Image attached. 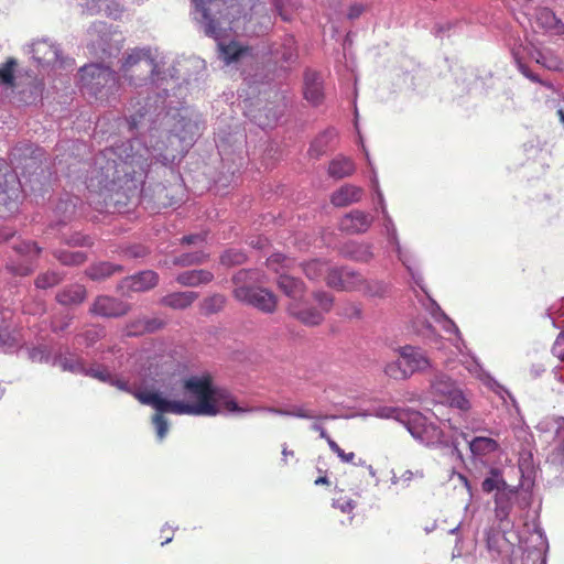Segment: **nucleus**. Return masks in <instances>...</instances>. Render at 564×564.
<instances>
[{
  "mask_svg": "<svg viewBox=\"0 0 564 564\" xmlns=\"http://www.w3.org/2000/svg\"><path fill=\"white\" fill-rule=\"evenodd\" d=\"M198 299V293L194 291H182L166 294L160 300L161 305L173 310H185Z\"/></svg>",
  "mask_w": 564,
  "mask_h": 564,
  "instance_id": "obj_24",
  "label": "nucleus"
},
{
  "mask_svg": "<svg viewBox=\"0 0 564 564\" xmlns=\"http://www.w3.org/2000/svg\"><path fill=\"white\" fill-rule=\"evenodd\" d=\"M214 279V274L208 270L184 271L176 276V282L182 286L195 288L202 284H208Z\"/></svg>",
  "mask_w": 564,
  "mask_h": 564,
  "instance_id": "obj_28",
  "label": "nucleus"
},
{
  "mask_svg": "<svg viewBox=\"0 0 564 564\" xmlns=\"http://www.w3.org/2000/svg\"><path fill=\"white\" fill-rule=\"evenodd\" d=\"M272 26V8L261 0H249V59L268 56V63H294L297 52L292 35H286L280 44L273 45H269L262 37Z\"/></svg>",
  "mask_w": 564,
  "mask_h": 564,
  "instance_id": "obj_2",
  "label": "nucleus"
},
{
  "mask_svg": "<svg viewBox=\"0 0 564 564\" xmlns=\"http://www.w3.org/2000/svg\"><path fill=\"white\" fill-rule=\"evenodd\" d=\"M54 256L64 265H79L87 260L86 253L82 251H56Z\"/></svg>",
  "mask_w": 564,
  "mask_h": 564,
  "instance_id": "obj_41",
  "label": "nucleus"
},
{
  "mask_svg": "<svg viewBox=\"0 0 564 564\" xmlns=\"http://www.w3.org/2000/svg\"><path fill=\"white\" fill-rule=\"evenodd\" d=\"M552 352L555 357L562 360L564 359V332L556 337L552 347Z\"/></svg>",
  "mask_w": 564,
  "mask_h": 564,
  "instance_id": "obj_61",
  "label": "nucleus"
},
{
  "mask_svg": "<svg viewBox=\"0 0 564 564\" xmlns=\"http://www.w3.org/2000/svg\"><path fill=\"white\" fill-rule=\"evenodd\" d=\"M384 372L388 377L394 380H404L410 377L401 358L388 364L384 368Z\"/></svg>",
  "mask_w": 564,
  "mask_h": 564,
  "instance_id": "obj_47",
  "label": "nucleus"
},
{
  "mask_svg": "<svg viewBox=\"0 0 564 564\" xmlns=\"http://www.w3.org/2000/svg\"><path fill=\"white\" fill-rule=\"evenodd\" d=\"M531 57L541 66L550 70H557L561 68V62L557 57L546 54L540 50L530 52Z\"/></svg>",
  "mask_w": 564,
  "mask_h": 564,
  "instance_id": "obj_40",
  "label": "nucleus"
},
{
  "mask_svg": "<svg viewBox=\"0 0 564 564\" xmlns=\"http://www.w3.org/2000/svg\"><path fill=\"white\" fill-rule=\"evenodd\" d=\"M272 7L283 21H291L300 8L299 0H271Z\"/></svg>",
  "mask_w": 564,
  "mask_h": 564,
  "instance_id": "obj_36",
  "label": "nucleus"
},
{
  "mask_svg": "<svg viewBox=\"0 0 564 564\" xmlns=\"http://www.w3.org/2000/svg\"><path fill=\"white\" fill-rule=\"evenodd\" d=\"M208 259V253L204 251L186 252L173 259V264L178 267H191L204 263Z\"/></svg>",
  "mask_w": 564,
  "mask_h": 564,
  "instance_id": "obj_38",
  "label": "nucleus"
},
{
  "mask_svg": "<svg viewBox=\"0 0 564 564\" xmlns=\"http://www.w3.org/2000/svg\"><path fill=\"white\" fill-rule=\"evenodd\" d=\"M63 274L55 271H47L40 273L36 276L34 284L37 289L46 290L48 288H53L59 284L63 281Z\"/></svg>",
  "mask_w": 564,
  "mask_h": 564,
  "instance_id": "obj_39",
  "label": "nucleus"
},
{
  "mask_svg": "<svg viewBox=\"0 0 564 564\" xmlns=\"http://www.w3.org/2000/svg\"><path fill=\"white\" fill-rule=\"evenodd\" d=\"M400 422L420 444L436 449L452 448L453 453L460 456L457 440L452 435H447L441 423L429 420L417 411L401 413Z\"/></svg>",
  "mask_w": 564,
  "mask_h": 564,
  "instance_id": "obj_5",
  "label": "nucleus"
},
{
  "mask_svg": "<svg viewBox=\"0 0 564 564\" xmlns=\"http://www.w3.org/2000/svg\"><path fill=\"white\" fill-rule=\"evenodd\" d=\"M361 197L362 188L351 184H345L333 193L330 202L336 207H345L359 202Z\"/></svg>",
  "mask_w": 564,
  "mask_h": 564,
  "instance_id": "obj_23",
  "label": "nucleus"
},
{
  "mask_svg": "<svg viewBox=\"0 0 564 564\" xmlns=\"http://www.w3.org/2000/svg\"><path fill=\"white\" fill-rule=\"evenodd\" d=\"M399 354L410 377L414 372L424 371L431 366L430 359L419 347L403 346L399 349Z\"/></svg>",
  "mask_w": 564,
  "mask_h": 564,
  "instance_id": "obj_13",
  "label": "nucleus"
},
{
  "mask_svg": "<svg viewBox=\"0 0 564 564\" xmlns=\"http://www.w3.org/2000/svg\"><path fill=\"white\" fill-rule=\"evenodd\" d=\"M18 63L17 59L10 57L0 66V84L6 86H13L15 76L14 70Z\"/></svg>",
  "mask_w": 564,
  "mask_h": 564,
  "instance_id": "obj_44",
  "label": "nucleus"
},
{
  "mask_svg": "<svg viewBox=\"0 0 564 564\" xmlns=\"http://www.w3.org/2000/svg\"><path fill=\"white\" fill-rule=\"evenodd\" d=\"M332 270L328 264L322 260L314 259L303 264V272L310 280H318L325 273Z\"/></svg>",
  "mask_w": 564,
  "mask_h": 564,
  "instance_id": "obj_37",
  "label": "nucleus"
},
{
  "mask_svg": "<svg viewBox=\"0 0 564 564\" xmlns=\"http://www.w3.org/2000/svg\"><path fill=\"white\" fill-rule=\"evenodd\" d=\"M130 311V305L119 299L109 295L97 296L89 312L93 315L116 318L126 315Z\"/></svg>",
  "mask_w": 564,
  "mask_h": 564,
  "instance_id": "obj_10",
  "label": "nucleus"
},
{
  "mask_svg": "<svg viewBox=\"0 0 564 564\" xmlns=\"http://www.w3.org/2000/svg\"><path fill=\"white\" fill-rule=\"evenodd\" d=\"M247 53V46L231 41L228 44L218 42V56L225 65H231L240 61Z\"/></svg>",
  "mask_w": 564,
  "mask_h": 564,
  "instance_id": "obj_29",
  "label": "nucleus"
},
{
  "mask_svg": "<svg viewBox=\"0 0 564 564\" xmlns=\"http://www.w3.org/2000/svg\"><path fill=\"white\" fill-rule=\"evenodd\" d=\"M242 0H192L193 18L205 35L219 41L228 31L237 32L243 17Z\"/></svg>",
  "mask_w": 564,
  "mask_h": 564,
  "instance_id": "obj_3",
  "label": "nucleus"
},
{
  "mask_svg": "<svg viewBox=\"0 0 564 564\" xmlns=\"http://www.w3.org/2000/svg\"><path fill=\"white\" fill-rule=\"evenodd\" d=\"M304 97L313 106H318L323 102V78L315 70L307 69L304 74Z\"/></svg>",
  "mask_w": 564,
  "mask_h": 564,
  "instance_id": "obj_17",
  "label": "nucleus"
},
{
  "mask_svg": "<svg viewBox=\"0 0 564 564\" xmlns=\"http://www.w3.org/2000/svg\"><path fill=\"white\" fill-rule=\"evenodd\" d=\"M123 268L118 264H112L110 262H97L90 264L85 274L93 281H102L110 278L116 272H122Z\"/></svg>",
  "mask_w": 564,
  "mask_h": 564,
  "instance_id": "obj_32",
  "label": "nucleus"
},
{
  "mask_svg": "<svg viewBox=\"0 0 564 564\" xmlns=\"http://www.w3.org/2000/svg\"><path fill=\"white\" fill-rule=\"evenodd\" d=\"M159 283V274L152 270L141 271L121 280L119 289L132 292H145L155 288Z\"/></svg>",
  "mask_w": 564,
  "mask_h": 564,
  "instance_id": "obj_14",
  "label": "nucleus"
},
{
  "mask_svg": "<svg viewBox=\"0 0 564 564\" xmlns=\"http://www.w3.org/2000/svg\"><path fill=\"white\" fill-rule=\"evenodd\" d=\"M444 403H448L452 408H456L463 412H466L470 408L469 400L465 394L457 388L448 399H445Z\"/></svg>",
  "mask_w": 564,
  "mask_h": 564,
  "instance_id": "obj_49",
  "label": "nucleus"
},
{
  "mask_svg": "<svg viewBox=\"0 0 564 564\" xmlns=\"http://www.w3.org/2000/svg\"><path fill=\"white\" fill-rule=\"evenodd\" d=\"M144 62L147 66L150 68L151 73L154 72L156 64L154 58L151 56L150 50L144 48H134L130 54L124 58L122 63V70L124 73L129 72L134 65Z\"/></svg>",
  "mask_w": 564,
  "mask_h": 564,
  "instance_id": "obj_31",
  "label": "nucleus"
},
{
  "mask_svg": "<svg viewBox=\"0 0 564 564\" xmlns=\"http://www.w3.org/2000/svg\"><path fill=\"white\" fill-rule=\"evenodd\" d=\"M314 300L317 302L323 314L329 312L334 303L333 296L323 291L315 292Z\"/></svg>",
  "mask_w": 564,
  "mask_h": 564,
  "instance_id": "obj_54",
  "label": "nucleus"
},
{
  "mask_svg": "<svg viewBox=\"0 0 564 564\" xmlns=\"http://www.w3.org/2000/svg\"><path fill=\"white\" fill-rule=\"evenodd\" d=\"M258 411L272 413V414H276V415H282V416H292V417H297V419H303V420H313V421H324V420L335 419L334 415L322 414V413L317 412L316 410L311 408L308 403L292 404V405H289L288 408H263V409H261V408L249 406V414L253 413V412H258Z\"/></svg>",
  "mask_w": 564,
  "mask_h": 564,
  "instance_id": "obj_9",
  "label": "nucleus"
},
{
  "mask_svg": "<svg viewBox=\"0 0 564 564\" xmlns=\"http://www.w3.org/2000/svg\"><path fill=\"white\" fill-rule=\"evenodd\" d=\"M333 507L339 509L343 513H351L356 502L351 499H334Z\"/></svg>",
  "mask_w": 564,
  "mask_h": 564,
  "instance_id": "obj_58",
  "label": "nucleus"
},
{
  "mask_svg": "<svg viewBox=\"0 0 564 564\" xmlns=\"http://www.w3.org/2000/svg\"><path fill=\"white\" fill-rule=\"evenodd\" d=\"M170 145L159 148L153 153L148 148L138 149L134 153L119 161L112 159V150H105L95 158L94 166L88 171L86 185L90 192L122 193L129 197L143 184L153 161L167 165L177 156H183L192 145L193 135H180L171 132L166 137Z\"/></svg>",
  "mask_w": 564,
  "mask_h": 564,
  "instance_id": "obj_1",
  "label": "nucleus"
},
{
  "mask_svg": "<svg viewBox=\"0 0 564 564\" xmlns=\"http://www.w3.org/2000/svg\"><path fill=\"white\" fill-rule=\"evenodd\" d=\"M410 410H401L392 406H373L356 416H377L379 419H395L400 422L401 413H409Z\"/></svg>",
  "mask_w": 564,
  "mask_h": 564,
  "instance_id": "obj_34",
  "label": "nucleus"
},
{
  "mask_svg": "<svg viewBox=\"0 0 564 564\" xmlns=\"http://www.w3.org/2000/svg\"><path fill=\"white\" fill-rule=\"evenodd\" d=\"M517 495V490L513 487L505 486L499 489L495 495V514L500 521H507L512 510L513 500Z\"/></svg>",
  "mask_w": 564,
  "mask_h": 564,
  "instance_id": "obj_20",
  "label": "nucleus"
},
{
  "mask_svg": "<svg viewBox=\"0 0 564 564\" xmlns=\"http://www.w3.org/2000/svg\"><path fill=\"white\" fill-rule=\"evenodd\" d=\"M513 58L517 65L518 70L528 79H530L533 83H538L542 86H545L547 88H551L552 85L550 83L543 82L536 74L532 73L530 68L522 63V61L518 57L516 53H513Z\"/></svg>",
  "mask_w": 564,
  "mask_h": 564,
  "instance_id": "obj_51",
  "label": "nucleus"
},
{
  "mask_svg": "<svg viewBox=\"0 0 564 564\" xmlns=\"http://www.w3.org/2000/svg\"><path fill=\"white\" fill-rule=\"evenodd\" d=\"M80 86L89 95L106 99L119 88L117 73L101 64L85 65L79 70Z\"/></svg>",
  "mask_w": 564,
  "mask_h": 564,
  "instance_id": "obj_6",
  "label": "nucleus"
},
{
  "mask_svg": "<svg viewBox=\"0 0 564 564\" xmlns=\"http://www.w3.org/2000/svg\"><path fill=\"white\" fill-rule=\"evenodd\" d=\"M14 250L18 254L23 258V261L19 264L8 265L9 270L17 275L25 276L33 272L35 267V260L41 252V248L32 241H22L15 245Z\"/></svg>",
  "mask_w": 564,
  "mask_h": 564,
  "instance_id": "obj_12",
  "label": "nucleus"
},
{
  "mask_svg": "<svg viewBox=\"0 0 564 564\" xmlns=\"http://www.w3.org/2000/svg\"><path fill=\"white\" fill-rule=\"evenodd\" d=\"M545 564V560L542 557V554L540 552H530L525 555V557L517 558L512 557L510 560V564Z\"/></svg>",
  "mask_w": 564,
  "mask_h": 564,
  "instance_id": "obj_56",
  "label": "nucleus"
},
{
  "mask_svg": "<svg viewBox=\"0 0 564 564\" xmlns=\"http://www.w3.org/2000/svg\"><path fill=\"white\" fill-rule=\"evenodd\" d=\"M132 394L140 403L153 406L156 412H171L176 414V409L178 408L176 401L166 400L158 392L133 391Z\"/></svg>",
  "mask_w": 564,
  "mask_h": 564,
  "instance_id": "obj_18",
  "label": "nucleus"
},
{
  "mask_svg": "<svg viewBox=\"0 0 564 564\" xmlns=\"http://www.w3.org/2000/svg\"><path fill=\"white\" fill-rule=\"evenodd\" d=\"M416 297L422 307L431 315L434 322H437L440 318H444L445 313L427 293L424 294V296L416 294Z\"/></svg>",
  "mask_w": 564,
  "mask_h": 564,
  "instance_id": "obj_42",
  "label": "nucleus"
},
{
  "mask_svg": "<svg viewBox=\"0 0 564 564\" xmlns=\"http://www.w3.org/2000/svg\"><path fill=\"white\" fill-rule=\"evenodd\" d=\"M519 470L521 473L520 486L530 489L533 486L534 468L530 458H523L519 463Z\"/></svg>",
  "mask_w": 564,
  "mask_h": 564,
  "instance_id": "obj_43",
  "label": "nucleus"
},
{
  "mask_svg": "<svg viewBox=\"0 0 564 564\" xmlns=\"http://www.w3.org/2000/svg\"><path fill=\"white\" fill-rule=\"evenodd\" d=\"M184 389L197 399L195 403L176 401V414L189 415H216L223 411L235 412L238 410L234 400H223L224 394L213 386V378L206 373L194 376L184 381Z\"/></svg>",
  "mask_w": 564,
  "mask_h": 564,
  "instance_id": "obj_4",
  "label": "nucleus"
},
{
  "mask_svg": "<svg viewBox=\"0 0 564 564\" xmlns=\"http://www.w3.org/2000/svg\"><path fill=\"white\" fill-rule=\"evenodd\" d=\"M372 224V217L361 210L347 214L340 221V229L349 234L366 232Z\"/></svg>",
  "mask_w": 564,
  "mask_h": 564,
  "instance_id": "obj_19",
  "label": "nucleus"
},
{
  "mask_svg": "<svg viewBox=\"0 0 564 564\" xmlns=\"http://www.w3.org/2000/svg\"><path fill=\"white\" fill-rule=\"evenodd\" d=\"M345 256L359 262H368L372 259V247L368 243L351 242L344 250Z\"/></svg>",
  "mask_w": 564,
  "mask_h": 564,
  "instance_id": "obj_33",
  "label": "nucleus"
},
{
  "mask_svg": "<svg viewBox=\"0 0 564 564\" xmlns=\"http://www.w3.org/2000/svg\"><path fill=\"white\" fill-rule=\"evenodd\" d=\"M508 486L506 481L502 479L498 470H491V475L484 479L481 484V488L485 492H491L494 490L498 491L499 489Z\"/></svg>",
  "mask_w": 564,
  "mask_h": 564,
  "instance_id": "obj_48",
  "label": "nucleus"
},
{
  "mask_svg": "<svg viewBox=\"0 0 564 564\" xmlns=\"http://www.w3.org/2000/svg\"><path fill=\"white\" fill-rule=\"evenodd\" d=\"M355 170L356 166L351 159L338 155L330 161L328 165V175L333 178L340 180L352 175Z\"/></svg>",
  "mask_w": 564,
  "mask_h": 564,
  "instance_id": "obj_30",
  "label": "nucleus"
},
{
  "mask_svg": "<svg viewBox=\"0 0 564 564\" xmlns=\"http://www.w3.org/2000/svg\"><path fill=\"white\" fill-rule=\"evenodd\" d=\"M389 242L394 246V249H395V252L398 254V258L399 260L402 262V263H406V257H409V254L403 251L401 245H400V241H399V238H398V232H394V237L393 236H387Z\"/></svg>",
  "mask_w": 564,
  "mask_h": 564,
  "instance_id": "obj_59",
  "label": "nucleus"
},
{
  "mask_svg": "<svg viewBox=\"0 0 564 564\" xmlns=\"http://www.w3.org/2000/svg\"><path fill=\"white\" fill-rule=\"evenodd\" d=\"M249 304L254 305L265 313H271L275 310L276 300L275 295L267 289L249 288Z\"/></svg>",
  "mask_w": 564,
  "mask_h": 564,
  "instance_id": "obj_26",
  "label": "nucleus"
},
{
  "mask_svg": "<svg viewBox=\"0 0 564 564\" xmlns=\"http://www.w3.org/2000/svg\"><path fill=\"white\" fill-rule=\"evenodd\" d=\"M368 296H383L387 292V285L382 281H366L362 279L358 290Z\"/></svg>",
  "mask_w": 564,
  "mask_h": 564,
  "instance_id": "obj_46",
  "label": "nucleus"
},
{
  "mask_svg": "<svg viewBox=\"0 0 564 564\" xmlns=\"http://www.w3.org/2000/svg\"><path fill=\"white\" fill-rule=\"evenodd\" d=\"M382 218H383L382 226H383L386 236L394 237V232H397V228H395V225H394L392 218L390 217L388 210H383Z\"/></svg>",
  "mask_w": 564,
  "mask_h": 564,
  "instance_id": "obj_60",
  "label": "nucleus"
},
{
  "mask_svg": "<svg viewBox=\"0 0 564 564\" xmlns=\"http://www.w3.org/2000/svg\"><path fill=\"white\" fill-rule=\"evenodd\" d=\"M293 261L281 253H274L267 260L270 270L278 274L279 289L291 300L290 302L302 301L305 294V285L300 279L289 274L285 270Z\"/></svg>",
  "mask_w": 564,
  "mask_h": 564,
  "instance_id": "obj_7",
  "label": "nucleus"
},
{
  "mask_svg": "<svg viewBox=\"0 0 564 564\" xmlns=\"http://www.w3.org/2000/svg\"><path fill=\"white\" fill-rule=\"evenodd\" d=\"M489 434L491 436L477 435L471 440H468L465 433H462V436L468 443L473 456L482 458L499 449V444L495 438L499 436V432L490 431Z\"/></svg>",
  "mask_w": 564,
  "mask_h": 564,
  "instance_id": "obj_15",
  "label": "nucleus"
},
{
  "mask_svg": "<svg viewBox=\"0 0 564 564\" xmlns=\"http://www.w3.org/2000/svg\"><path fill=\"white\" fill-rule=\"evenodd\" d=\"M327 285L339 291H357L362 276L348 268H333L326 275Z\"/></svg>",
  "mask_w": 564,
  "mask_h": 564,
  "instance_id": "obj_11",
  "label": "nucleus"
},
{
  "mask_svg": "<svg viewBox=\"0 0 564 564\" xmlns=\"http://www.w3.org/2000/svg\"><path fill=\"white\" fill-rule=\"evenodd\" d=\"M337 138V131L334 128H327L323 132H321L311 143L308 149V155L313 159H319L324 155L332 144V142Z\"/></svg>",
  "mask_w": 564,
  "mask_h": 564,
  "instance_id": "obj_27",
  "label": "nucleus"
},
{
  "mask_svg": "<svg viewBox=\"0 0 564 564\" xmlns=\"http://www.w3.org/2000/svg\"><path fill=\"white\" fill-rule=\"evenodd\" d=\"M226 304V299L221 294H213L205 297L199 304V311L203 315L208 316L220 312Z\"/></svg>",
  "mask_w": 564,
  "mask_h": 564,
  "instance_id": "obj_35",
  "label": "nucleus"
},
{
  "mask_svg": "<svg viewBox=\"0 0 564 564\" xmlns=\"http://www.w3.org/2000/svg\"><path fill=\"white\" fill-rule=\"evenodd\" d=\"M341 315L348 318H358L361 316V308L358 304L350 303L343 310Z\"/></svg>",
  "mask_w": 564,
  "mask_h": 564,
  "instance_id": "obj_64",
  "label": "nucleus"
},
{
  "mask_svg": "<svg viewBox=\"0 0 564 564\" xmlns=\"http://www.w3.org/2000/svg\"><path fill=\"white\" fill-rule=\"evenodd\" d=\"M436 323H438L446 333L459 334L458 327L446 314L444 318H440Z\"/></svg>",
  "mask_w": 564,
  "mask_h": 564,
  "instance_id": "obj_63",
  "label": "nucleus"
},
{
  "mask_svg": "<svg viewBox=\"0 0 564 564\" xmlns=\"http://www.w3.org/2000/svg\"><path fill=\"white\" fill-rule=\"evenodd\" d=\"M152 423L155 426L159 440H163L169 432V423L167 420L163 416V413L156 412L152 416Z\"/></svg>",
  "mask_w": 564,
  "mask_h": 564,
  "instance_id": "obj_53",
  "label": "nucleus"
},
{
  "mask_svg": "<svg viewBox=\"0 0 564 564\" xmlns=\"http://www.w3.org/2000/svg\"><path fill=\"white\" fill-rule=\"evenodd\" d=\"M549 460L553 465H557L564 471V441L554 447L549 455Z\"/></svg>",
  "mask_w": 564,
  "mask_h": 564,
  "instance_id": "obj_55",
  "label": "nucleus"
},
{
  "mask_svg": "<svg viewBox=\"0 0 564 564\" xmlns=\"http://www.w3.org/2000/svg\"><path fill=\"white\" fill-rule=\"evenodd\" d=\"M288 312L305 326H317L324 321V314L322 311L306 306L302 301L290 302L288 305Z\"/></svg>",
  "mask_w": 564,
  "mask_h": 564,
  "instance_id": "obj_16",
  "label": "nucleus"
},
{
  "mask_svg": "<svg viewBox=\"0 0 564 564\" xmlns=\"http://www.w3.org/2000/svg\"><path fill=\"white\" fill-rule=\"evenodd\" d=\"M246 260V254L236 250L226 251L221 258L220 262L225 265L232 267L236 264H242Z\"/></svg>",
  "mask_w": 564,
  "mask_h": 564,
  "instance_id": "obj_52",
  "label": "nucleus"
},
{
  "mask_svg": "<svg viewBox=\"0 0 564 564\" xmlns=\"http://www.w3.org/2000/svg\"><path fill=\"white\" fill-rule=\"evenodd\" d=\"M536 23L547 30L551 31L553 24L556 23V15L547 8H541L536 11Z\"/></svg>",
  "mask_w": 564,
  "mask_h": 564,
  "instance_id": "obj_50",
  "label": "nucleus"
},
{
  "mask_svg": "<svg viewBox=\"0 0 564 564\" xmlns=\"http://www.w3.org/2000/svg\"><path fill=\"white\" fill-rule=\"evenodd\" d=\"M467 369L479 380H481L484 384H486L490 390L498 394L503 401H506V398H509L511 402L516 404V399L510 393V391L497 382L489 373H487L477 361H473V364L467 367Z\"/></svg>",
  "mask_w": 564,
  "mask_h": 564,
  "instance_id": "obj_21",
  "label": "nucleus"
},
{
  "mask_svg": "<svg viewBox=\"0 0 564 564\" xmlns=\"http://www.w3.org/2000/svg\"><path fill=\"white\" fill-rule=\"evenodd\" d=\"M456 389L455 381L442 372L436 373L431 381V391L440 403H444Z\"/></svg>",
  "mask_w": 564,
  "mask_h": 564,
  "instance_id": "obj_22",
  "label": "nucleus"
},
{
  "mask_svg": "<svg viewBox=\"0 0 564 564\" xmlns=\"http://www.w3.org/2000/svg\"><path fill=\"white\" fill-rule=\"evenodd\" d=\"M205 241H206V235L205 234L188 235V236H184L181 239L182 243L196 245V246H203V243Z\"/></svg>",
  "mask_w": 564,
  "mask_h": 564,
  "instance_id": "obj_62",
  "label": "nucleus"
},
{
  "mask_svg": "<svg viewBox=\"0 0 564 564\" xmlns=\"http://www.w3.org/2000/svg\"><path fill=\"white\" fill-rule=\"evenodd\" d=\"M247 270L241 269L239 270L232 278L234 282V295L239 301H246L247 300Z\"/></svg>",
  "mask_w": 564,
  "mask_h": 564,
  "instance_id": "obj_45",
  "label": "nucleus"
},
{
  "mask_svg": "<svg viewBox=\"0 0 564 564\" xmlns=\"http://www.w3.org/2000/svg\"><path fill=\"white\" fill-rule=\"evenodd\" d=\"M86 297V288L78 283L69 284L56 294V301L64 306L78 305L83 303Z\"/></svg>",
  "mask_w": 564,
  "mask_h": 564,
  "instance_id": "obj_25",
  "label": "nucleus"
},
{
  "mask_svg": "<svg viewBox=\"0 0 564 564\" xmlns=\"http://www.w3.org/2000/svg\"><path fill=\"white\" fill-rule=\"evenodd\" d=\"M289 99L284 91H273L272 100H268L263 107L249 109V117L262 129L273 128L285 113Z\"/></svg>",
  "mask_w": 564,
  "mask_h": 564,
  "instance_id": "obj_8",
  "label": "nucleus"
},
{
  "mask_svg": "<svg viewBox=\"0 0 564 564\" xmlns=\"http://www.w3.org/2000/svg\"><path fill=\"white\" fill-rule=\"evenodd\" d=\"M402 264L406 268V270H408L409 274L411 275L413 282L423 291L424 294H426L427 292L425 291V289L423 286V276H422V274L417 270H415L412 267L410 256L406 257V263H402Z\"/></svg>",
  "mask_w": 564,
  "mask_h": 564,
  "instance_id": "obj_57",
  "label": "nucleus"
}]
</instances>
